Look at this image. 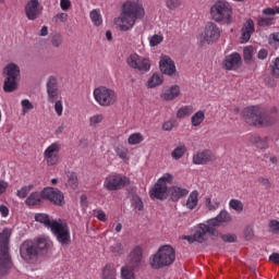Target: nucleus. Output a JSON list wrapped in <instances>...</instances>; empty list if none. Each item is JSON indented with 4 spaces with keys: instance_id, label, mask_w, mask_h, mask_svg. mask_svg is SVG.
Here are the masks:
<instances>
[{
    "instance_id": "obj_44",
    "label": "nucleus",
    "mask_w": 279,
    "mask_h": 279,
    "mask_svg": "<svg viewBox=\"0 0 279 279\" xmlns=\"http://www.w3.org/2000/svg\"><path fill=\"white\" fill-rule=\"evenodd\" d=\"M143 141H145V136H143L141 133H133L128 138L129 145H141Z\"/></svg>"
},
{
    "instance_id": "obj_15",
    "label": "nucleus",
    "mask_w": 279,
    "mask_h": 279,
    "mask_svg": "<svg viewBox=\"0 0 279 279\" xmlns=\"http://www.w3.org/2000/svg\"><path fill=\"white\" fill-rule=\"evenodd\" d=\"M193 230L197 243H204V241H206V234H215V228L210 225L209 220H207L206 223L194 226Z\"/></svg>"
},
{
    "instance_id": "obj_40",
    "label": "nucleus",
    "mask_w": 279,
    "mask_h": 279,
    "mask_svg": "<svg viewBox=\"0 0 279 279\" xmlns=\"http://www.w3.org/2000/svg\"><path fill=\"white\" fill-rule=\"evenodd\" d=\"M184 154H186V145L180 144L171 151V158L173 160H180V158L184 157Z\"/></svg>"
},
{
    "instance_id": "obj_38",
    "label": "nucleus",
    "mask_w": 279,
    "mask_h": 279,
    "mask_svg": "<svg viewBox=\"0 0 279 279\" xmlns=\"http://www.w3.org/2000/svg\"><path fill=\"white\" fill-rule=\"evenodd\" d=\"M193 112H195V109L193 108V106L191 105L183 106L177 111V119H186L191 117Z\"/></svg>"
},
{
    "instance_id": "obj_31",
    "label": "nucleus",
    "mask_w": 279,
    "mask_h": 279,
    "mask_svg": "<svg viewBox=\"0 0 279 279\" xmlns=\"http://www.w3.org/2000/svg\"><path fill=\"white\" fill-rule=\"evenodd\" d=\"M165 82V77L160 73H154L148 81L146 82L147 88H158V86H162Z\"/></svg>"
},
{
    "instance_id": "obj_58",
    "label": "nucleus",
    "mask_w": 279,
    "mask_h": 279,
    "mask_svg": "<svg viewBox=\"0 0 279 279\" xmlns=\"http://www.w3.org/2000/svg\"><path fill=\"white\" fill-rule=\"evenodd\" d=\"M73 8V2L71 0H60V9L62 12H69Z\"/></svg>"
},
{
    "instance_id": "obj_24",
    "label": "nucleus",
    "mask_w": 279,
    "mask_h": 279,
    "mask_svg": "<svg viewBox=\"0 0 279 279\" xmlns=\"http://www.w3.org/2000/svg\"><path fill=\"white\" fill-rule=\"evenodd\" d=\"M181 93L179 85L166 86L162 88L160 97L163 101H173V99H178Z\"/></svg>"
},
{
    "instance_id": "obj_1",
    "label": "nucleus",
    "mask_w": 279,
    "mask_h": 279,
    "mask_svg": "<svg viewBox=\"0 0 279 279\" xmlns=\"http://www.w3.org/2000/svg\"><path fill=\"white\" fill-rule=\"evenodd\" d=\"M145 19V8L138 0H126L122 4L121 13L113 19V25L118 32H132L136 21Z\"/></svg>"
},
{
    "instance_id": "obj_16",
    "label": "nucleus",
    "mask_w": 279,
    "mask_h": 279,
    "mask_svg": "<svg viewBox=\"0 0 279 279\" xmlns=\"http://www.w3.org/2000/svg\"><path fill=\"white\" fill-rule=\"evenodd\" d=\"M47 99L49 104H56L62 99L58 89V78L50 76L47 81Z\"/></svg>"
},
{
    "instance_id": "obj_17",
    "label": "nucleus",
    "mask_w": 279,
    "mask_h": 279,
    "mask_svg": "<svg viewBox=\"0 0 279 279\" xmlns=\"http://www.w3.org/2000/svg\"><path fill=\"white\" fill-rule=\"evenodd\" d=\"M43 195L56 206H64V194L62 191L53 187H46L43 191Z\"/></svg>"
},
{
    "instance_id": "obj_56",
    "label": "nucleus",
    "mask_w": 279,
    "mask_h": 279,
    "mask_svg": "<svg viewBox=\"0 0 279 279\" xmlns=\"http://www.w3.org/2000/svg\"><path fill=\"white\" fill-rule=\"evenodd\" d=\"M257 25H259V27H267L269 25H274V19H271V17H259L257 20Z\"/></svg>"
},
{
    "instance_id": "obj_43",
    "label": "nucleus",
    "mask_w": 279,
    "mask_h": 279,
    "mask_svg": "<svg viewBox=\"0 0 279 279\" xmlns=\"http://www.w3.org/2000/svg\"><path fill=\"white\" fill-rule=\"evenodd\" d=\"M268 45L271 47V49H275L278 51L279 49V32L271 33L268 36Z\"/></svg>"
},
{
    "instance_id": "obj_28",
    "label": "nucleus",
    "mask_w": 279,
    "mask_h": 279,
    "mask_svg": "<svg viewBox=\"0 0 279 279\" xmlns=\"http://www.w3.org/2000/svg\"><path fill=\"white\" fill-rule=\"evenodd\" d=\"M136 269H138L137 266H133L132 264L126 263L120 269L121 279H136V274L134 272Z\"/></svg>"
},
{
    "instance_id": "obj_7",
    "label": "nucleus",
    "mask_w": 279,
    "mask_h": 279,
    "mask_svg": "<svg viewBox=\"0 0 279 279\" xmlns=\"http://www.w3.org/2000/svg\"><path fill=\"white\" fill-rule=\"evenodd\" d=\"M209 14L215 23H232V7L226 1H217L211 5Z\"/></svg>"
},
{
    "instance_id": "obj_61",
    "label": "nucleus",
    "mask_w": 279,
    "mask_h": 279,
    "mask_svg": "<svg viewBox=\"0 0 279 279\" xmlns=\"http://www.w3.org/2000/svg\"><path fill=\"white\" fill-rule=\"evenodd\" d=\"M173 128H175V120H168L162 124V130H165V132H171Z\"/></svg>"
},
{
    "instance_id": "obj_33",
    "label": "nucleus",
    "mask_w": 279,
    "mask_h": 279,
    "mask_svg": "<svg viewBox=\"0 0 279 279\" xmlns=\"http://www.w3.org/2000/svg\"><path fill=\"white\" fill-rule=\"evenodd\" d=\"M204 206L209 213H215V210H219L221 206V202L217 198H213V196H206L204 201Z\"/></svg>"
},
{
    "instance_id": "obj_2",
    "label": "nucleus",
    "mask_w": 279,
    "mask_h": 279,
    "mask_svg": "<svg viewBox=\"0 0 279 279\" xmlns=\"http://www.w3.org/2000/svg\"><path fill=\"white\" fill-rule=\"evenodd\" d=\"M10 236H12V229L4 228L0 232V276L8 274V269L12 267Z\"/></svg>"
},
{
    "instance_id": "obj_5",
    "label": "nucleus",
    "mask_w": 279,
    "mask_h": 279,
    "mask_svg": "<svg viewBox=\"0 0 279 279\" xmlns=\"http://www.w3.org/2000/svg\"><path fill=\"white\" fill-rule=\"evenodd\" d=\"M3 92L14 93L19 88V77H21V66L16 63H8L3 69Z\"/></svg>"
},
{
    "instance_id": "obj_34",
    "label": "nucleus",
    "mask_w": 279,
    "mask_h": 279,
    "mask_svg": "<svg viewBox=\"0 0 279 279\" xmlns=\"http://www.w3.org/2000/svg\"><path fill=\"white\" fill-rule=\"evenodd\" d=\"M204 121H206V112L204 110H198L191 117L192 128H199Z\"/></svg>"
},
{
    "instance_id": "obj_42",
    "label": "nucleus",
    "mask_w": 279,
    "mask_h": 279,
    "mask_svg": "<svg viewBox=\"0 0 279 279\" xmlns=\"http://www.w3.org/2000/svg\"><path fill=\"white\" fill-rule=\"evenodd\" d=\"M110 252L113 256H121L122 254H125V247L121 242H116L110 246Z\"/></svg>"
},
{
    "instance_id": "obj_4",
    "label": "nucleus",
    "mask_w": 279,
    "mask_h": 279,
    "mask_svg": "<svg viewBox=\"0 0 279 279\" xmlns=\"http://www.w3.org/2000/svg\"><path fill=\"white\" fill-rule=\"evenodd\" d=\"M244 119L248 125L263 128L276 123V118L264 114L260 107H247L244 110Z\"/></svg>"
},
{
    "instance_id": "obj_62",
    "label": "nucleus",
    "mask_w": 279,
    "mask_h": 279,
    "mask_svg": "<svg viewBox=\"0 0 279 279\" xmlns=\"http://www.w3.org/2000/svg\"><path fill=\"white\" fill-rule=\"evenodd\" d=\"M220 239L225 241V243H234L236 241V235L234 234H220Z\"/></svg>"
},
{
    "instance_id": "obj_55",
    "label": "nucleus",
    "mask_w": 279,
    "mask_h": 279,
    "mask_svg": "<svg viewBox=\"0 0 279 279\" xmlns=\"http://www.w3.org/2000/svg\"><path fill=\"white\" fill-rule=\"evenodd\" d=\"M268 231L272 234H279V221L270 220L268 223Z\"/></svg>"
},
{
    "instance_id": "obj_6",
    "label": "nucleus",
    "mask_w": 279,
    "mask_h": 279,
    "mask_svg": "<svg viewBox=\"0 0 279 279\" xmlns=\"http://www.w3.org/2000/svg\"><path fill=\"white\" fill-rule=\"evenodd\" d=\"M93 97L101 108H110V106H114L119 100V96L117 92L107 86L100 85L93 90Z\"/></svg>"
},
{
    "instance_id": "obj_12",
    "label": "nucleus",
    "mask_w": 279,
    "mask_h": 279,
    "mask_svg": "<svg viewBox=\"0 0 279 279\" xmlns=\"http://www.w3.org/2000/svg\"><path fill=\"white\" fill-rule=\"evenodd\" d=\"M128 184H130V178L119 173H111L105 178L104 189L106 191H119V189H123Z\"/></svg>"
},
{
    "instance_id": "obj_20",
    "label": "nucleus",
    "mask_w": 279,
    "mask_h": 279,
    "mask_svg": "<svg viewBox=\"0 0 279 279\" xmlns=\"http://www.w3.org/2000/svg\"><path fill=\"white\" fill-rule=\"evenodd\" d=\"M254 32H256L254 20L246 19L241 28V43H250V38H252V34H254Z\"/></svg>"
},
{
    "instance_id": "obj_3",
    "label": "nucleus",
    "mask_w": 279,
    "mask_h": 279,
    "mask_svg": "<svg viewBox=\"0 0 279 279\" xmlns=\"http://www.w3.org/2000/svg\"><path fill=\"white\" fill-rule=\"evenodd\" d=\"M175 262V250L171 245L159 247L156 254L149 257V265L153 269H162L169 267Z\"/></svg>"
},
{
    "instance_id": "obj_51",
    "label": "nucleus",
    "mask_w": 279,
    "mask_h": 279,
    "mask_svg": "<svg viewBox=\"0 0 279 279\" xmlns=\"http://www.w3.org/2000/svg\"><path fill=\"white\" fill-rule=\"evenodd\" d=\"M131 206L134 210H143V201L138 196H133L131 199Z\"/></svg>"
},
{
    "instance_id": "obj_46",
    "label": "nucleus",
    "mask_w": 279,
    "mask_h": 279,
    "mask_svg": "<svg viewBox=\"0 0 279 279\" xmlns=\"http://www.w3.org/2000/svg\"><path fill=\"white\" fill-rule=\"evenodd\" d=\"M162 40H165V36L160 34H155L148 38V43L150 47H158V45H160Z\"/></svg>"
},
{
    "instance_id": "obj_63",
    "label": "nucleus",
    "mask_w": 279,
    "mask_h": 279,
    "mask_svg": "<svg viewBox=\"0 0 279 279\" xmlns=\"http://www.w3.org/2000/svg\"><path fill=\"white\" fill-rule=\"evenodd\" d=\"M51 45L52 47H60V45H62V36L60 35H54L51 39Z\"/></svg>"
},
{
    "instance_id": "obj_60",
    "label": "nucleus",
    "mask_w": 279,
    "mask_h": 279,
    "mask_svg": "<svg viewBox=\"0 0 279 279\" xmlns=\"http://www.w3.org/2000/svg\"><path fill=\"white\" fill-rule=\"evenodd\" d=\"M94 215L98 221H108V217L106 216V213L101 209L94 210Z\"/></svg>"
},
{
    "instance_id": "obj_50",
    "label": "nucleus",
    "mask_w": 279,
    "mask_h": 279,
    "mask_svg": "<svg viewBox=\"0 0 279 279\" xmlns=\"http://www.w3.org/2000/svg\"><path fill=\"white\" fill-rule=\"evenodd\" d=\"M21 106H22L23 114H27V112H29V110H34V104H32V101H29V99H23L21 101Z\"/></svg>"
},
{
    "instance_id": "obj_18",
    "label": "nucleus",
    "mask_w": 279,
    "mask_h": 279,
    "mask_svg": "<svg viewBox=\"0 0 279 279\" xmlns=\"http://www.w3.org/2000/svg\"><path fill=\"white\" fill-rule=\"evenodd\" d=\"M213 160H215V154L210 149L198 150L192 157L193 165H208Z\"/></svg>"
},
{
    "instance_id": "obj_57",
    "label": "nucleus",
    "mask_w": 279,
    "mask_h": 279,
    "mask_svg": "<svg viewBox=\"0 0 279 279\" xmlns=\"http://www.w3.org/2000/svg\"><path fill=\"white\" fill-rule=\"evenodd\" d=\"M68 186L71 189H75L77 186V174L71 172L68 175Z\"/></svg>"
},
{
    "instance_id": "obj_53",
    "label": "nucleus",
    "mask_w": 279,
    "mask_h": 279,
    "mask_svg": "<svg viewBox=\"0 0 279 279\" xmlns=\"http://www.w3.org/2000/svg\"><path fill=\"white\" fill-rule=\"evenodd\" d=\"M54 23H66L69 21V13L60 12L53 16Z\"/></svg>"
},
{
    "instance_id": "obj_10",
    "label": "nucleus",
    "mask_w": 279,
    "mask_h": 279,
    "mask_svg": "<svg viewBox=\"0 0 279 279\" xmlns=\"http://www.w3.org/2000/svg\"><path fill=\"white\" fill-rule=\"evenodd\" d=\"M126 64L130 69H134V71L140 73H149L151 70V61L138 53L130 54L126 59Z\"/></svg>"
},
{
    "instance_id": "obj_9",
    "label": "nucleus",
    "mask_w": 279,
    "mask_h": 279,
    "mask_svg": "<svg viewBox=\"0 0 279 279\" xmlns=\"http://www.w3.org/2000/svg\"><path fill=\"white\" fill-rule=\"evenodd\" d=\"M197 38L201 45H213V43H217L218 38H221V31L217 24L209 22Z\"/></svg>"
},
{
    "instance_id": "obj_32",
    "label": "nucleus",
    "mask_w": 279,
    "mask_h": 279,
    "mask_svg": "<svg viewBox=\"0 0 279 279\" xmlns=\"http://www.w3.org/2000/svg\"><path fill=\"white\" fill-rule=\"evenodd\" d=\"M26 206H40L43 204V194L40 192H32L25 199Z\"/></svg>"
},
{
    "instance_id": "obj_64",
    "label": "nucleus",
    "mask_w": 279,
    "mask_h": 279,
    "mask_svg": "<svg viewBox=\"0 0 279 279\" xmlns=\"http://www.w3.org/2000/svg\"><path fill=\"white\" fill-rule=\"evenodd\" d=\"M267 56H269V51L267 49H260L257 53L258 60H267Z\"/></svg>"
},
{
    "instance_id": "obj_59",
    "label": "nucleus",
    "mask_w": 279,
    "mask_h": 279,
    "mask_svg": "<svg viewBox=\"0 0 279 279\" xmlns=\"http://www.w3.org/2000/svg\"><path fill=\"white\" fill-rule=\"evenodd\" d=\"M263 14H265L266 16H276V14H279V5L275 8L264 9Z\"/></svg>"
},
{
    "instance_id": "obj_52",
    "label": "nucleus",
    "mask_w": 279,
    "mask_h": 279,
    "mask_svg": "<svg viewBox=\"0 0 279 279\" xmlns=\"http://www.w3.org/2000/svg\"><path fill=\"white\" fill-rule=\"evenodd\" d=\"M180 5H182V0H166V8H168V10H178Z\"/></svg>"
},
{
    "instance_id": "obj_21",
    "label": "nucleus",
    "mask_w": 279,
    "mask_h": 279,
    "mask_svg": "<svg viewBox=\"0 0 279 279\" xmlns=\"http://www.w3.org/2000/svg\"><path fill=\"white\" fill-rule=\"evenodd\" d=\"M148 193L150 199H167V197H169V186H163L156 182Z\"/></svg>"
},
{
    "instance_id": "obj_23",
    "label": "nucleus",
    "mask_w": 279,
    "mask_h": 279,
    "mask_svg": "<svg viewBox=\"0 0 279 279\" xmlns=\"http://www.w3.org/2000/svg\"><path fill=\"white\" fill-rule=\"evenodd\" d=\"M159 69L163 75H175V62L169 56H162L159 61Z\"/></svg>"
},
{
    "instance_id": "obj_27",
    "label": "nucleus",
    "mask_w": 279,
    "mask_h": 279,
    "mask_svg": "<svg viewBox=\"0 0 279 279\" xmlns=\"http://www.w3.org/2000/svg\"><path fill=\"white\" fill-rule=\"evenodd\" d=\"M169 193L172 202H178L179 199H182V197H186V195H189V190L180 185H172L169 189Z\"/></svg>"
},
{
    "instance_id": "obj_8",
    "label": "nucleus",
    "mask_w": 279,
    "mask_h": 279,
    "mask_svg": "<svg viewBox=\"0 0 279 279\" xmlns=\"http://www.w3.org/2000/svg\"><path fill=\"white\" fill-rule=\"evenodd\" d=\"M50 230L61 245H69L71 243V229L66 221L58 219L52 223Z\"/></svg>"
},
{
    "instance_id": "obj_13",
    "label": "nucleus",
    "mask_w": 279,
    "mask_h": 279,
    "mask_svg": "<svg viewBox=\"0 0 279 279\" xmlns=\"http://www.w3.org/2000/svg\"><path fill=\"white\" fill-rule=\"evenodd\" d=\"M62 144L54 142L50 144L44 151V160L47 167H56L60 162V151Z\"/></svg>"
},
{
    "instance_id": "obj_45",
    "label": "nucleus",
    "mask_w": 279,
    "mask_h": 279,
    "mask_svg": "<svg viewBox=\"0 0 279 279\" xmlns=\"http://www.w3.org/2000/svg\"><path fill=\"white\" fill-rule=\"evenodd\" d=\"M229 208H231V210H235V213H243V202L236 199V198H232L229 202Z\"/></svg>"
},
{
    "instance_id": "obj_14",
    "label": "nucleus",
    "mask_w": 279,
    "mask_h": 279,
    "mask_svg": "<svg viewBox=\"0 0 279 279\" xmlns=\"http://www.w3.org/2000/svg\"><path fill=\"white\" fill-rule=\"evenodd\" d=\"M45 8L38 0H27L24 5V14L28 21H36L43 16Z\"/></svg>"
},
{
    "instance_id": "obj_48",
    "label": "nucleus",
    "mask_w": 279,
    "mask_h": 279,
    "mask_svg": "<svg viewBox=\"0 0 279 279\" xmlns=\"http://www.w3.org/2000/svg\"><path fill=\"white\" fill-rule=\"evenodd\" d=\"M101 121H104V116L101 113H96L89 118V126L97 128Z\"/></svg>"
},
{
    "instance_id": "obj_35",
    "label": "nucleus",
    "mask_w": 279,
    "mask_h": 279,
    "mask_svg": "<svg viewBox=\"0 0 279 279\" xmlns=\"http://www.w3.org/2000/svg\"><path fill=\"white\" fill-rule=\"evenodd\" d=\"M35 221H37L38 223H43V226H45L46 228H49L50 230L53 228V222L58 221V220H50L49 219V215L47 214H35L34 217Z\"/></svg>"
},
{
    "instance_id": "obj_41",
    "label": "nucleus",
    "mask_w": 279,
    "mask_h": 279,
    "mask_svg": "<svg viewBox=\"0 0 279 279\" xmlns=\"http://www.w3.org/2000/svg\"><path fill=\"white\" fill-rule=\"evenodd\" d=\"M33 190H34V184L24 185L20 190H17L16 196L20 199H25V197H27V195H29V193H32Z\"/></svg>"
},
{
    "instance_id": "obj_22",
    "label": "nucleus",
    "mask_w": 279,
    "mask_h": 279,
    "mask_svg": "<svg viewBox=\"0 0 279 279\" xmlns=\"http://www.w3.org/2000/svg\"><path fill=\"white\" fill-rule=\"evenodd\" d=\"M126 263L133 267H141V263H143V247L141 245H135L132 247Z\"/></svg>"
},
{
    "instance_id": "obj_19",
    "label": "nucleus",
    "mask_w": 279,
    "mask_h": 279,
    "mask_svg": "<svg viewBox=\"0 0 279 279\" xmlns=\"http://www.w3.org/2000/svg\"><path fill=\"white\" fill-rule=\"evenodd\" d=\"M241 54L239 52H233L225 58L222 61V66L226 71H236L241 66Z\"/></svg>"
},
{
    "instance_id": "obj_37",
    "label": "nucleus",
    "mask_w": 279,
    "mask_h": 279,
    "mask_svg": "<svg viewBox=\"0 0 279 279\" xmlns=\"http://www.w3.org/2000/svg\"><path fill=\"white\" fill-rule=\"evenodd\" d=\"M102 278L104 279H117V268L114 265L107 264L102 269Z\"/></svg>"
},
{
    "instance_id": "obj_47",
    "label": "nucleus",
    "mask_w": 279,
    "mask_h": 279,
    "mask_svg": "<svg viewBox=\"0 0 279 279\" xmlns=\"http://www.w3.org/2000/svg\"><path fill=\"white\" fill-rule=\"evenodd\" d=\"M243 58L246 63L252 62V58H254V47L246 46L243 50Z\"/></svg>"
},
{
    "instance_id": "obj_25",
    "label": "nucleus",
    "mask_w": 279,
    "mask_h": 279,
    "mask_svg": "<svg viewBox=\"0 0 279 279\" xmlns=\"http://www.w3.org/2000/svg\"><path fill=\"white\" fill-rule=\"evenodd\" d=\"M208 221L209 226H211L215 230V228H219V226H226V223H230V221H232V215H230V213L227 210H221L217 217L211 218Z\"/></svg>"
},
{
    "instance_id": "obj_49",
    "label": "nucleus",
    "mask_w": 279,
    "mask_h": 279,
    "mask_svg": "<svg viewBox=\"0 0 279 279\" xmlns=\"http://www.w3.org/2000/svg\"><path fill=\"white\" fill-rule=\"evenodd\" d=\"M270 72L272 77L279 78V58H276L275 60H272L270 64Z\"/></svg>"
},
{
    "instance_id": "obj_26",
    "label": "nucleus",
    "mask_w": 279,
    "mask_h": 279,
    "mask_svg": "<svg viewBox=\"0 0 279 279\" xmlns=\"http://www.w3.org/2000/svg\"><path fill=\"white\" fill-rule=\"evenodd\" d=\"M34 243L37 250V254L39 252H48V250H51V247H53V242L51 241V238L47 235H40L35 240Z\"/></svg>"
},
{
    "instance_id": "obj_39",
    "label": "nucleus",
    "mask_w": 279,
    "mask_h": 279,
    "mask_svg": "<svg viewBox=\"0 0 279 279\" xmlns=\"http://www.w3.org/2000/svg\"><path fill=\"white\" fill-rule=\"evenodd\" d=\"M175 180V177L171 172H165L158 180L157 183H159L161 186H169L173 184V181Z\"/></svg>"
},
{
    "instance_id": "obj_36",
    "label": "nucleus",
    "mask_w": 279,
    "mask_h": 279,
    "mask_svg": "<svg viewBox=\"0 0 279 279\" xmlns=\"http://www.w3.org/2000/svg\"><path fill=\"white\" fill-rule=\"evenodd\" d=\"M114 151L120 160H123V162H130V149L123 145H119L114 147Z\"/></svg>"
},
{
    "instance_id": "obj_11",
    "label": "nucleus",
    "mask_w": 279,
    "mask_h": 279,
    "mask_svg": "<svg viewBox=\"0 0 279 279\" xmlns=\"http://www.w3.org/2000/svg\"><path fill=\"white\" fill-rule=\"evenodd\" d=\"M20 256L28 265H34L38 260V248L36 243L31 240L24 241L20 246Z\"/></svg>"
},
{
    "instance_id": "obj_29",
    "label": "nucleus",
    "mask_w": 279,
    "mask_h": 279,
    "mask_svg": "<svg viewBox=\"0 0 279 279\" xmlns=\"http://www.w3.org/2000/svg\"><path fill=\"white\" fill-rule=\"evenodd\" d=\"M197 204H199V192L194 190L187 196V199H186L184 206H185V208H187V210H195V208H197Z\"/></svg>"
},
{
    "instance_id": "obj_54",
    "label": "nucleus",
    "mask_w": 279,
    "mask_h": 279,
    "mask_svg": "<svg viewBox=\"0 0 279 279\" xmlns=\"http://www.w3.org/2000/svg\"><path fill=\"white\" fill-rule=\"evenodd\" d=\"M54 112L58 117H62L64 112V104L62 102V99L54 101Z\"/></svg>"
},
{
    "instance_id": "obj_30",
    "label": "nucleus",
    "mask_w": 279,
    "mask_h": 279,
    "mask_svg": "<svg viewBox=\"0 0 279 279\" xmlns=\"http://www.w3.org/2000/svg\"><path fill=\"white\" fill-rule=\"evenodd\" d=\"M89 21L94 27H101L104 25V15L101 14V9H93L89 12Z\"/></svg>"
}]
</instances>
